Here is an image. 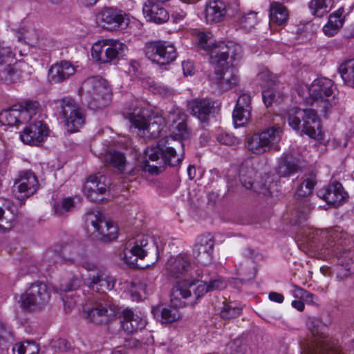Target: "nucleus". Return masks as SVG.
<instances>
[{"instance_id":"f257e3e1","label":"nucleus","mask_w":354,"mask_h":354,"mask_svg":"<svg viewBox=\"0 0 354 354\" xmlns=\"http://www.w3.org/2000/svg\"><path fill=\"white\" fill-rule=\"evenodd\" d=\"M351 237L340 227H335L324 231L316 230L306 242L309 247L320 253L324 258L334 257L337 264L333 272L339 281L354 272V254L348 248Z\"/></svg>"},{"instance_id":"f03ea898","label":"nucleus","mask_w":354,"mask_h":354,"mask_svg":"<svg viewBox=\"0 0 354 354\" xmlns=\"http://www.w3.org/2000/svg\"><path fill=\"white\" fill-rule=\"evenodd\" d=\"M183 140L169 136L159 140L155 147L147 148L144 170L151 174H158L164 171L165 166L178 167L185 158Z\"/></svg>"},{"instance_id":"7ed1b4c3","label":"nucleus","mask_w":354,"mask_h":354,"mask_svg":"<svg viewBox=\"0 0 354 354\" xmlns=\"http://www.w3.org/2000/svg\"><path fill=\"white\" fill-rule=\"evenodd\" d=\"M226 286L224 279L218 276L210 279L208 282L207 280L200 283L197 286H195V281H179L172 288L171 301L174 302V299H189L187 304L194 306L206 293L223 290Z\"/></svg>"},{"instance_id":"20e7f679","label":"nucleus","mask_w":354,"mask_h":354,"mask_svg":"<svg viewBox=\"0 0 354 354\" xmlns=\"http://www.w3.org/2000/svg\"><path fill=\"white\" fill-rule=\"evenodd\" d=\"M197 37L198 46L208 52L210 62L215 66L226 64L227 58L230 59L227 55L234 58L239 53H242L241 46L232 41L216 43L211 32H201Z\"/></svg>"},{"instance_id":"39448f33","label":"nucleus","mask_w":354,"mask_h":354,"mask_svg":"<svg viewBox=\"0 0 354 354\" xmlns=\"http://www.w3.org/2000/svg\"><path fill=\"white\" fill-rule=\"evenodd\" d=\"M308 330L314 337L321 339L317 341H306L302 346L304 354H343L339 349L328 344V326L316 317H309L306 321Z\"/></svg>"},{"instance_id":"423d86ee","label":"nucleus","mask_w":354,"mask_h":354,"mask_svg":"<svg viewBox=\"0 0 354 354\" xmlns=\"http://www.w3.org/2000/svg\"><path fill=\"white\" fill-rule=\"evenodd\" d=\"M287 120L293 129L315 140L322 138L320 122L315 110L292 108L288 112Z\"/></svg>"},{"instance_id":"0eeeda50","label":"nucleus","mask_w":354,"mask_h":354,"mask_svg":"<svg viewBox=\"0 0 354 354\" xmlns=\"http://www.w3.org/2000/svg\"><path fill=\"white\" fill-rule=\"evenodd\" d=\"M335 88L334 84L330 79L321 77L315 80L309 88L310 104L322 108V111L326 113L337 103Z\"/></svg>"},{"instance_id":"6e6552de","label":"nucleus","mask_w":354,"mask_h":354,"mask_svg":"<svg viewBox=\"0 0 354 354\" xmlns=\"http://www.w3.org/2000/svg\"><path fill=\"white\" fill-rule=\"evenodd\" d=\"M151 253L156 255L157 261L159 252L154 240L144 234L138 235L134 245L124 253V261L131 268H143L138 263V259H143Z\"/></svg>"},{"instance_id":"1a4fd4ad","label":"nucleus","mask_w":354,"mask_h":354,"mask_svg":"<svg viewBox=\"0 0 354 354\" xmlns=\"http://www.w3.org/2000/svg\"><path fill=\"white\" fill-rule=\"evenodd\" d=\"M126 45L117 40L105 39L93 44L92 57L100 63L115 64L124 55Z\"/></svg>"},{"instance_id":"9d476101","label":"nucleus","mask_w":354,"mask_h":354,"mask_svg":"<svg viewBox=\"0 0 354 354\" xmlns=\"http://www.w3.org/2000/svg\"><path fill=\"white\" fill-rule=\"evenodd\" d=\"M241 53H239L234 58H231L232 56L227 55L230 59L227 58L226 64L223 66H216L218 69L215 70L210 77V81L220 91H227L237 85L239 77L233 62L241 57Z\"/></svg>"},{"instance_id":"9b49d317","label":"nucleus","mask_w":354,"mask_h":354,"mask_svg":"<svg viewBox=\"0 0 354 354\" xmlns=\"http://www.w3.org/2000/svg\"><path fill=\"white\" fill-rule=\"evenodd\" d=\"M129 120L132 125L138 129V135L145 139L156 138L165 126V119L159 115L146 118L140 113H133Z\"/></svg>"},{"instance_id":"f8f14e48","label":"nucleus","mask_w":354,"mask_h":354,"mask_svg":"<svg viewBox=\"0 0 354 354\" xmlns=\"http://www.w3.org/2000/svg\"><path fill=\"white\" fill-rule=\"evenodd\" d=\"M50 298V291L45 283L36 281L30 284L21 295L20 302L23 308L33 310L47 304Z\"/></svg>"},{"instance_id":"ddd939ff","label":"nucleus","mask_w":354,"mask_h":354,"mask_svg":"<svg viewBox=\"0 0 354 354\" xmlns=\"http://www.w3.org/2000/svg\"><path fill=\"white\" fill-rule=\"evenodd\" d=\"M119 308L111 300L104 297L87 311V318L95 324H107L118 313Z\"/></svg>"},{"instance_id":"4468645a","label":"nucleus","mask_w":354,"mask_h":354,"mask_svg":"<svg viewBox=\"0 0 354 354\" xmlns=\"http://www.w3.org/2000/svg\"><path fill=\"white\" fill-rule=\"evenodd\" d=\"M87 222H90L94 230L95 237L103 242L115 239L118 237V227L112 221L104 218L101 213L88 214Z\"/></svg>"},{"instance_id":"2eb2a0df","label":"nucleus","mask_w":354,"mask_h":354,"mask_svg":"<svg viewBox=\"0 0 354 354\" xmlns=\"http://www.w3.org/2000/svg\"><path fill=\"white\" fill-rule=\"evenodd\" d=\"M99 26L107 30H117L125 28L129 22L127 15L122 10L113 8H104L96 16Z\"/></svg>"},{"instance_id":"dca6fc26","label":"nucleus","mask_w":354,"mask_h":354,"mask_svg":"<svg viewBox=\"0 0 354 354\" xmlns=\"http://www.w3.org/2000/svg\"><path fill=\"white\" fill-rule=\"evenodd\" d=\"M15 37H17L18 41H24L26 44L32 46H38L41 48L47 47L50 41L45 37L41 30H39L35 24L28 22L18 30H10Z\"/></svg>"},{"instance_id":"f3484780","label":"nucleus","mask_w":354,"mask_h":354,"mask_svg":"<svg viewBox=\"0 0 354 354\" xmlns=\"http://www.w3.org/2000/svg\"><path fill=\"white\" fill-rule=\"evenodd\" d=\"M110 185L106 176L97 174L90 176L83 185L84 195L91 201L100 202Z\"/></svg>"},{"instance_id":"a211bd4d","label":"nucleus","mask_w":354,"mask_h":354,"mask_svg":"<svg viewBox=\"0 0 354 354\" xmlns=\"http://www.w3.org/2000/svg\"><path fill=\"white\" fill-rule=\"evenodd\" d=\"M60 106L68 130L71 132L79 131L84 124V116L80 106L73 100L68 98L63 99Z\"/></svg>"},{"instance_id":"6ab92c4d","label":"nucleus","mask_w":354,"mask_h":354,"mask_svg":"<svg viewBox=\"0 0 354 354\" xmlns=\"http://www.w3.org/2000/svg\"><path fill=\"white\" fill-rule=\"evenodd\" d=\"M214 245V236L210 234L198 236L192 250L194 258L203 266L210 264L212 261Z\"/></svg>"},{"instance_id":"aec40b11","label":"nucleus","mask_w":354,"mask_h":354,"mask_svg":"<svg viewBox=\"0 0 354 354\" xmlns=\"http://www.w3.org/2000/svg\"><path fill=\"white\" fill-rule=\"evenodd\" d=\"M187 115L183 109L174 108L168 115V122L170 126V136L177 139H187L189 136V131L187 126Z\"/></svg>"},{"instance_id":"412c9836","label":"nucleus","mask_w":354,"mask_h":354,"mask_svg":"<svg viewBox=\"0 0 354 354\" xmlns=\"http://www.w3.org/2000/svg\"><path fill=\"white\" fill-rule=\"evenodd\" d=\"M6 339L9 343L4 351H1V354H38L39 346L34 342H25L22 343H13L12 333L8 330L1 324V340Z\"/></svg>"},{"instance_id":"4be33fe9","label":"nucleus","mask_w":354,"mask_h":354,"mask_svg":"<svg viewBox=\"0 0 354 354\" xmlns=\"http://www.w3.org/2000/svg\"><path fill=\"white\" fill-rule=\"evenodd\" d=\"M48 136V128L43 121L30 123L20 134L21 141L27 145L37 146Z\"/></svg>"},{"instance_id":"5701e85b","label":"nucleus","mask_w":354,"mask_h":354,"mask_svg":"<svg viewBox=\"0 0 354 354\" xmlns=\"http://www.w3.org/2000/svg\"><path fill=\"white\" fill-rule=\"evenodd\" d=\"M39 184L37 176L31 170L19 172V178L15 180L14 187L22 197L28 198L35 194Z\"/></svg>"},{"instance_id":"b1692460","label":"nucleus","mask_w":354,"mask_h":354,"mask_svg":"<svg viewBox=\"0 0 354 354\" xmlns=\"http://www.w3.org/2000/svg\"><path fill=\"white\" fill-rule=\"evenodd\" d=\"M75 67L67 60H62L53 64L48 72V80L50 84H60L73 76Z\"/></svg>"},{"instance_id":"393cba45","label":"nucleus","mask_w":354,"mask_h":354,"mask_svg":"<svg viewBox=\"0 0 354 354\" xmlns=\"http://www.w3.org/2000/svg\"><path fill=\"white\" fill-rule=\"evenodd\" d=\"M318 196L328 204L339 205L346 200L348 194L340 183L335 181L321 189Z\"/></svg>"},{"instance_id":"a878e982","label":"nucleus","mask_w":354,"mask_h":354,"mask_svg":"<svg viewBox=\"0 0 354 354\" xmlns=\"http://www.w3.org/2000/svg\"><path fill=\"white\" fill-rule=\"evenodd\" d=\"M190 268V259L185 254L170 257L165 266L167 274L176 279L186 275L189 272Z\"/></svg>"},{"instance_id":"bb28decb","label":"nucleus","mask_w":354,"mask_h":354,"mask_svg":"<svg viewBox=\"0 0 354 354\" xmlns=\"http://www.w3.org/2000/svg\"><path fill=\"white\" fill-rule=\"evenodd\" d=\"M190 113L201 122H207L214 110V103L209 99H195L188 102Z\"/></svg>"},{"instance_id":"cd10ccee","label":"nucleus","mask_w":354,"mask_h":354,"mask_svg":"<svg viewBox=\"0 0 354 354\" xmlns=\"http://www.w3.org/2000/svg\"><path fill=\"white\" fill-rule=\"evenodd\" d=\"M121 327L127 334H132L146 326L147 322L142 317L134 314L130 309H124L122 313Z\"/></svg>"},{"instance_id":"c85d7f7f","label":"nucleus","mask_w":354,"mask_h":354,"mask_svg":"<svg viewBox=\"0 0 354 354\" xmlns=\"http://www.w3.org/2000/svg\"><path fill=\"white\" fill-rule=\"evenodd\" d=\"M227 9L222 0H209L205 8V19L207 24L222 21L226 15Z\"/></svg>"},{"instance_id":"c756f323","label":"nucleus","mask_w":354,"mask_h":354,"mask_svg":"<svg viewBox=\"0 0 354 354\" xmlns=\"http://www.w3.org/2000/svg\"><path fill=\"white\" fill-rule=\"evenodd\" d=\"M301 168L297 158L289 154H283L279 159L276 172L280 177H288L297 173Z\"/></svg>"},{"instance_id":"7c9ffc66","label":"nucleus","mask_w":354,"mask_h":354,"mask_svg":"<svg viewBox=\"0 0 354 354\" xmlns=\"http://www.w3.org/2000/svg\"><path fill=\"white\" fill-rule=\"evenodd\" d=\"M110 91L107 82L97 76L91 77L85 80L80 88V92L82 93H100L102 95Z\"/></svg>"},{"instance_id":"2f4dec72","label":"nucleus","mask_w":354,"mask_h":354,"mask_svg":"<svg viewBox=\"0 0 354 354\" xmlns=\"http://www.w3.org/2000/svg\"><path fill=\"white\" fill-rule=\"evenodd\" d=\"M142 11L147 20L156 24H163L169 18L168 12L157 3L145 4Z\"/></svg>"},{"instance_id":"473e14b6","label":"nucleus","mask_w":354,"mask_h":354,"mask_svg":"<svg viewBox=\"0 0 354 354\" xmlns=\"http://www.w3.org/2000/svg\"><path fill=\"white\" fill-rule=\"evenodd\" d=\"M88 286L97 291L104 292L107 290H111L115 286V281L112 277L109 276L104 271L99 270L96 274L90 275Z\"/></svg>"},{"instance_id":"72a5a7b5","label":"nucleus","mask_w":354,"mask_h":354,"mask_svg":"<svg viewBox=\"0 0 354 354\" xmlns=\"http://www.w3.org/2000/svg\"><path fill=\"white\" fill-rule=\"evenodd\" d=\"M257 171L251 160L243 162L239 169V180L246 189H252Z\"/></svg>"},{"instance_id":"f704fd0d","label":"nucleus","mask_w":354,"mask_h":354,"mask_svg":"<svg viewBox=\"0 0 354 354\" xmlns=\"http://www.w3.org/2000/svg\"><path fill=\"white\" fill-rule=\"evenodd\" d=\"M84 101L92 110H98L106 107L111 100V91L106 94L83 93Z\"/></svg>"},{"instance_id":"c9c22d12","label":"nucleus","mask_w":354,"mask_h":354,"mask_svg":"<svg viewBox=\"0 0 354 354\" xmlns=\"http://www.w3.org/2000/svg\"><path fill=\"white\" fill-rule=\"evenodd\" d=\"M259 133L264 136V142L268 147V150L272 149L274 151H278L279 149L278 142L281 140L282 133V130L279 126H272Z\"/></svg>"},{"instance_id":"e433bc0d","label":"nucleus","mask_w":354,"mask_h":354,"mask_svg":"<svg viewBox=\"0 0 354 354\" xmlns=\"http://www.w3.org/2000/svg\"><path fill=\"white\" fill-rule=\"evenodd\" d=\"M269 17L270 23L282 26L288 21V12L283 4L279 2H273L270 6Z\"/></svg>"},{"instance_id":"4c0bfd02","label":"nucleus","mask_w":354,"mask_h":354,"mask_svg":"<svg viewBox=\"0 0 354 354\" xmlns=\"http://www.w3.org/2000/svg\"><path fill=\"white\" fill-rule=\"evenodd\" d=\"M151 312L157 319L160 318L162 324L172 323L180 317L178 310L171 306L162 308L158 306L152 308Z\"/></svg>"},{"instance_id":"58836bf2","label":"nucleus","mask_w":354,"mask_h":354,"mask_svg":"<svg viewBox=\"0 0 354 354\" xmlns=\"http://www.w3.org/2000/svg\"><path fill=\"white\" fill-rule=\"evenodd\" d=\"M25 122L22 119L20 109L17 104L8 109H1V124L13 126L18 123Z\"/></svg>"},{"instance_id":"ea45409f","label":"nucleus","mask_w":354,"mask_h":354,"mask_svg":"<svg viewBox=\"0 0 354 354\" xmlns=\"http://www.w3.org/2000/svg\"><path fill=\"white\" fill-rule=\"evenodd\" d=\"M104 162L110 167L123 172L126 167V157L122 152L118 151H109L104 156Z\"/></svg>"},{"instance_id":"a19ab883","label":"nucleus","mask_w":354,"mask_h":354,"mask_svg":"<svg viewBox=\"0 0 354 354\" xmlns=\"http://www.w3.org/2000/svg\"><path fill=\"white\" fill-rule=\"evenodd\" d=\"M264 136L259 133H254L249 137L245 142V147L252 153L256 154H262L268 150V147L265 144Z\"/></svg>"},{"instance_id":"79ce46f5","label":"nucleus","mask_w":354,"mask_h":354,"mask_svg":"<svg viewBox=\"0 0 354 354\" xmlns=\"http://www.w3.org/2000/svg\"><path fill=\"white\" fill-rule=\"evenodd\" d=\"M162 41H151L145 44L144 52L145 56L152 62L161 65L160 53L162 50Z\"/></svg>"},{"instance_id":"37998d69","label":"nucleus","mask_w":354,"mask_h":354,"mask_svg":"<svg viewBox=\"0 0 354 354\" xmlns=\"http://www.w3.org/2000/svg\"><path fill=\"white\" fill-rule=\"evenodd\" d=\"M338 71L346 84L354 86V59L343 62L339 66Z\"/></svg>"},{"instance_id":"c03bdc74","label":"nucleus","mask_w":354,"mask_h":354,"mask_svg":"<svg viewBox=\"0 0 354 354\" xmlns=\"http://www.w3.org/2000/svg\"><path fill=\"white\" fill-rule=\"evenodd\" d=\"M333 6V0H311L308 7L313 15L322 17L328 13Z\"/></svg>"},{"instance_id":"a18cd8bd","label":"nucleus","mask_w":354,"mask_h":354,"mask_svg":"<svg viewBox=\"0 0 354 354\" xmlns=\"http://www.w3.org/2000/svg\"><path fill=\"white\" fill-rule=\"evenodd\" d=\"M242 313V307L235 301L223 303L220 311L221 317L224 319H234L240 316Z\"/></svg>"},{"instance_id":"49530a36","label":"nucleus","mask_w":354,"mask_h":354,"mask_svg":"<svg viewBox=\"0 0 354 354\" xmlns=\"http://www.w3.org/2000/svg\"><path fill=\"white\" fill-rule=\"evenodd\" d=\"M317 183L316 175L313 172H310L300 184L297 188L296 194L298 197H306L312 193L315 185Z\"/></svg>"},{"instance_id":"de8ad7c7","label":"nucleus","mask_w":354,"mask_h":354,"mask_svg":"<svg viewBox=\"0 0 354 354\" xmlns=\"http://www.w3.org/2000/svg\"><path fill=\"white\" fill-rule=\"evenodd\" d=\"M21 113L22 119L26 122L29 120L32 115H35L39 108V103L36 100H26L17 104Z\"/></svg>"},{"instance_id":"09e8293b","label":"nucleus","mask_w":354,"mask_h":354,"mask_svg":"<svg viewBox=\"0 0 354 354\" xmlns=\"http://www.w3.org/2000/svg\"><path fill=\"white\" fill-rule=\"evenodd\" d=\"M161 65L169 64L177 57L176 48L173 44L162 41V50L160 53Z\"/></svg>"},{"instance_id":"8fccbe9b","label":"nucleus","mask_w":354,"mask_h":354,"mask_svg":"<svg viewBox=\"0 0 354 354\" xmlns=\"http://www.w3.org/2000/svg\"><path fill=\"white\" fill-rule=\"evenodd\" d=\"M22 80L21 72L15 65L8 64L3 71L1 81L6 84H15Z\"/></svg>"},{"instance_id":"3c124183","label":"nucleus","mask_w":354,"mask_h":354,"mask_svg":"<svg viewBox=\"0 0 354 354\" xmlns=\"http://www.w3.org/2000/svg\"><path fill=\"white\" fill-rule=\"evenodd\" d=\"M251 110L249 108L236 107L232 113V118L235 126L241 127L247 123L250 116Z\"/></svg>"},{"instance_id":"603ef678","label":"nucleus","mask_w":354,"mask_h":354,"mask_svg":"<svg viewBox=\"0 0 354 354\" xmlns=\"http://www.w3.org/2000/svg\"><path fill=\"white\" fill-rule=\"evenodd\" d=\"M216 140L221 145L230 147H237L241 144V140L231 133H220L216 136Z\"/></svg>"},{"instance_id":"864d4df0","label":"nucleus","mask_w":354,"mask_h":354,"mask_svg":"<svg viewBox=\"0 0 354 354\" xmlns=\"http://www.w3.org/2000/svg\"><path fill=\"white\" fill-rule=\"evenodd\" d=\"M254 191L263 196H271L274 192L278 191V185L277 182L268 178L266 182L261 184L258 189H254Z\"/></svg>"},{"instance_id":"5fc2aeb1","label":"nucleus","mask_w":354,"mask_h":354,"mask_svg":"<svg viewBox=\"0 0 354 354\" xmlns=\"http://www.w3.org/2000/svg\"><path fill=\"white\" fill-rule=\"evenodd\" d=\"M246 346L240 339H234L229 342L225 348L226 354H245Z\"/></svg>"},{"instance_id":"6e6d98bb","label":"nucleus","mask_w":354,"mask_h":354,"mask_svg":"<svg viewBox=\"0 0 354 354\" xmlns=\"http://www.w3.org/2000/svg\"><path fill=\"white\" fill-rule=\"evenodd\" d=\"M310 210V207L308 201H302L299 204V207H298L296 210V214L297 216L296 222L297 224H301L303 221L307 219Z\"/></svg>"},{"instance_id":"4d7b16f0","label":"nucleus","mask_w":354,"mask_h":354,"mask_svg":"<svg viewBox=\"0 0 354 354\" xmlns=\"http://www.w3.org/2000/svg\"><path fill=\"white\" fill-rule=\"evenodd\" d=\"M257 13L255 12H250L247 15H244L240 19L241 27L246 30H250L257 23Z\"/></svg>"},{"instance_id":"13d9d810","label":"nucleus","mask_w":354,"mask_h":354,"mask_svg":"<svg viewBox=\"0 0 354 354\" xmlns=\"http://www.w3.org/2000/svg\"><path fill=\"white\" fill-rule=\"evenodd\" d=\"M146 286L142 282H131L129 292L132 300L140 301L142 298V292H145Z\"/></svg>"},{"instance_id":"bf43d9fd","label":"nucleus","mask_w":354,"mask_h":354,"mask_svg":"<svg viewBox=\"0 0 354 354\" xmlns=\"http://www.w3.org/2000/svg\"><path fill=\"white\" fill-rule=\"evenodd\" d=\"M74 205L73 199L71 197L64 198L60 203L54 205V209L57 214L62 215L69 211Z\"/></svg>"},{"instance_id":"052dcab7","label":"nucleus","mask_w":354,"mask_h":354,"mask_svg":"<svg viewBox=\"0 0 354 354\" xmlns=\"http://www.w3.org/2000/svg\"><path fill=\"white\" fill-rule=\"evenodd\" d=\"M258 78L262 80V86L264 88L272 87L277 82V77L269 71H263L258 74Z\"/></svg>"},{"instance_id":"680f3d73","label":"nucleus","mask_w":354,"mask_h":354,"mask_svg":"<svg viewBox=\"0 0 354 354\" xmlns=\"http://www.w3.org/2000/svg\"><path fill=\"white\" fill-rule=\"evenodd\" d=\"M262 97L264 104L267 107L271 106L272 103L276 100V94L272 87L265 88L262 91Z\"/></svg>"},{"instance_id":"e2e57ef3","label":"nucleus","mask_w":354,"mask_h":354,"mask_svg":"<svg viewBox=\"0 0 354 354\" xmlns=\"http://www.w3.org/2000/svg\"><path fill=\"white\" fill-rule=\"evenodd\" d=\"M196 279H194V276L192 274H190L191 279H185L186 281H195V286H196V283L201 281V283H204L205 281L208 279L209 273L207 270L205 269H197L196 271Z\"/></svg>"},{"instance_id":"0e129e2a","label":"nucleus","mask_w":354,"mask_h":354,"mask_svg":"<svg viewBox=\"0 0 354 354\" xmlns=\"http://www.w3.org/2000/svg\"><path fill=\"white\" fill-rule=\"evenodd\" d=\"M81 283L82 281L78 277L73 276L64 286H62V290L65 292L72 291L79 288Z\"/></svg>"},{"instance_id":"69168bd1","label":"nucleus","mask_w":354,"mask_h":354,"mask_svg":"<svg viewBox=\"0 0 354 354\" xmlns=\"http://www.w3.org/2000/svg\"><path fill=\"white\" fill-rule=\"evenodd\" d=\"M292 293L294 297L302 299L312 298L313 297V294L308 292L304 288H301L296 285L292 286Z\"/></svg>"},{"instance_id":"338daca9","label":"nucleus","mask_w":354,"mask_h":354,"mask_svg":"<svg viewBox=\"0 0 354 354\" xmlns=\"http://www.w3.org/2000/svg\"><path fill=\"white\" fill-rule=\"evenodd\" d=\"M15 54L12 52L11 47L8 46L1 47V64L3 62H10L12 64V61L15 59Z\"/></svg>"},{"instance_id":"774afa93","label":"nucleus","mask_w":354,"mask_h":354,"mask_svg":"<svg viewBox=\"0 0 354 354\" xmlns=\"http://www.w3.org/2000/svg\"><path fill=\"white\" fill-rule=\"evenodd\" d=\"M251 97L250 95L246 93L241 95L237 99L236 107L239 108H249L251 110L250 106Z\"/></svg>"}]
</instances>
